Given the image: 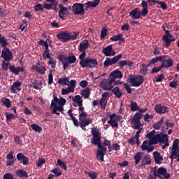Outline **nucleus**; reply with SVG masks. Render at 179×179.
<instances>
[{"mask_svg": "<svg viewBox=\"0 0 179 179\" xmlns=\"http://www.w3.org/2000/svg\"><path fill=\"white\" fill-rule=\"evenodd\" d=\"M92 137L91 138L92 145L98 146L96 150V159L101 162H104V156L107 153L106 146L101 145V131L97 127H94L91 129Z\"/></svg>", "mask_w": 179, "mask_h": 179, "instance_id": "obj_1", "label": "nucleus"}, {"mask_svg": "<svg viewBox=\"0 0 179 179\" xmlns=\"http://www.w3.org/2000/svg\"><path fill=\"white\" fill-rule=\"evenodd\" d=\"M66 103V99L64 98L58 99L56 95H53V99L51 101L50 110H52V114H56L59 116V113L64 111V106Z\"/></svg>", "mask_w": 179, "mask_h": 179, "instance_id": "obj_2", "label": "nucleus"}, {"mask_svg": "<svg viewBox=\"0 0 179 179\" xmlns=\"http://www.w3.org/2000/svg\"><path fill=\"white\" fill-rule=\"evenodd\" d=\"M79 36V32H68L66 31H61L57 34V37L58 40L62 41V43H68L69 40L75 41L78 38Z\"/></svg>", "mask_w": 179, "mask_h": 179, "instance_id": "obj_3", "label": "nucleus"}, {"mask_svg": "<svg viewBox=\"0 0 179 179\" xmlns=\"http://www.w3.org/2000/svg\"><path fill=\"white\" fill-rule=\"evenodd\" d=\"M80 65L81 68H91L94 69L96 68L97 65H99V62L97 59H92L90 57H80Z\"/></svg>", "mask_w": 179, "mask_h": 179, "instance_id": "obj_4", "label": "nucleus"}, {"mask_svg": "<svg viewBox=\"0 0 179 179\" xmlns=\"http://www.w3.org/2000/svg\"><path fill=\"white\" fill-rule=\"evenodd\" d=\"M143 115L139 112H137L134 114L130 122V124L134 129H139V128L142 127L141 119L143 118Z\"/></svg>", "mask_w": 179, "mask_h": 179, "instance_id": "obj_5", "label": "nucleus"}, {"mask_svg": "<svg viewBox=\"0 0 179 179\" xmlns=\"http://www.w3.org/2000/svg\"><path fill=\"white\" fill-rule=\"evenodd\" d=\"M162 27L164 31H165V34L163 36L162 40L164 41L165 48H169V47H170V45H171V43L176 41V38H174V36H173V35L170 34V31L166 30L164 26H163Z\"/></svg>", "mask_w": 179, "mask_h": 179, "instance_id": "obj_6", "label": "nucleus"}, {"mask_svg": "<svg viewBox=\"0 0 179 179\" xmlns=\"http://www.w3.org/2000/svg\"><path fill=\"white\" fill-rule=\"evenodd\" d=\"M127 82L131 83L134 87H139L145 82V78H143V76H134L132 78H128Z\"/></svg>", "mask_w": 179, "mask_h": 179, "instance_id": "obj_7", "label": "nucleus"}, {"mask_svg": "<svg viewBox=\"0 0 179 179\" xmlns=\"http://www.w3.org/2000/svg\"><path fill=\"white\" fill-rule=\"evenodd\" d=\"M114 81L111 78L103 79L101 80L100 85L101 87L103 88V90H113L114 88Z\"/></svg>", "mask_w": 179, "mask_h": 179, "instance_id": "obj_8", "label": "nucleus"}, {"mask_svg": "<svg viewBox=\"0 0 179 179\" xmlns=\"http://www.w3.org/2000/svg\"><path fill=\"white\" fill-rule=\"evenodd\" d=\"M122 58V55L119 54L115 56L113 58L110 59V57H106V60L103 62V66L108 67L111 66V65H114L118 62Z\"/></svg>", "mask_w": 179, "mask_h": 179, "instance_id": "obj_9", "label": "nucleus"}, {"mask_svg": "<svg viewBox=\"0 0 179 179\" xmlns=\"http://www.w3.org/2000/svg\"><path fill=\"white\" fill-rule=\"evenodd\" d=\"M153 175L155 176V179H156L159 176H162L165 179L170 178V173H167V169L164 167H160L157 169L153 171Z\"/></svg>", "mask_w": 179, "mask_h": 179, "instance_id": "obj_10", "label": "nucleus"}, {"mask_svg": "<svg viewBox=\"0 0 179 179\" xmlns=\"http://www.w3.org/2000/svg\"><path fill=\"white\" fill-rule=\"evenodd\" d=\"M89 48V41L88 40H84L83 42H81L79 44L78 46V51L81 52V54L79 55V59L82 58L83 57H86V50Z\"/></svg>", "mask_w": 179, "mask_h": 179, "instance_id": "obj_11", "label": "nucleus"}, {"mask_svg": "<svg viewBox=\"0 0 179 179\" xmlns=\"http://www.w3.org/2000/svg\"><path fill=\"white\" fill-rule=\"evenodd\" d=\"M162 57V68H171L174 65V61H173V59L169 58L167 55H161Z\"/></svg>", "mask_w": 179, "mask_h": 179, "instance_id": "obj_12", "label": "nucleus"}, {"mask_svg": "<svg viewBox=\"0 0 179 179\" xmlns=\"http://www.w3.org/2000/svg\"><path fill=\"white\" fill-rule=\"evenodd\" d=\"M83 3H76L73 5L72 9L75 15H85V11Z\"/></svg>", "mask_w": 179, "mask_h": 179, "instance_id": "obj_13", "label": "nucleus"}, {"mask_svg": "<svg viewBox=\"0 0 179 179\" xmlns=\"http://www.w3.org/2000/svg\"><path fill=\"white\" fill-rule=\"evenodd\" d=\"M153 145H155V143H150V141H148L145 140L143 142L141 146V150H147L148 153H150V152H153V150L155 149Z\"/></svg>", "mask_w": 179, "mask_h": 179, "instance_id": "obj_14", "label": "nucleus"}, {"mask_svg": "<svg viewBox=\"0 0 179 179\" xmlns=\"http://www.w3.org/2000/svg\"><path fill=\"white\" fill-rule=\"evenodd\" d=\"M1 57L3 58L4 61H10L13 58V55L9 48L6 47L1 51Z\"/></svg>", "mask_w": 179, "mask_h": 179, "instance_id": "obj_15", "label": "nucleus"}, {"mask_svg": "<svg viewBox=\"0 0 179 179\" xmlns=\"http://www.w3.org/2000/svg\"><path fill=\"white\" fill-rule=\"evenodd\" d=\"M155 142H157V144L159 143L160 145H162V143H169V135H167V134H163L162 132L157 134Z\"/></svg>", "mask_w": 179, "mask_h": 179, "instance_id": "obj_16", "label": "nucleus"}, {"mask_svg": "<svg viewBox=\"0 0 179 179\" xmlns=\"http://www.w3.org/2000/svg\"><path fill=\"white\" fill-rule=\"evenodd\" d=\"M102 54H104L105 57H114L115 55V50L113 48V45H109L103 48Z\"/></svg>", "mask_w": 179, "mask_h": 179, "instance_id": "obj_17", "label": "nucleus"}, {"mask_svg": "<svg viewBox=\"0 0 179 179\" xmlns=\"http://www.w3.org/2000/svg\"><path fill=\"white\" fill-rule=\"evenodd\" d=\"M154 109L157 114H166V113H169V107L164 106L160 103L155 105Z\"/></svg>", "mask_w": 179, "mask_h": 179, "instance_id": "obj_18", "label": "nucleus"}, {"mask_svg": "<svg viewBox=\"0 0 179 179\" xmlns=\"http://www.w3.org/2000/svg\"><path fill=\"white\" fill-rule=\"evenodd\" d=\"M13 153H15V152L10 151L6 155V166H13V164L16 162V157L13 156Z\"/></svg>", "mask_w": 179, "mask_h": 179, "instance_id": "obj_19", "label": "nucleus"}, {"mask_svg": "<svg viewBox=\"0 0 179 179\" xmlns=\"http://www.w3.org/2000/svg\"><path fill=\"white\" fill-rule=\"evenodd\" d=\"M59 8H60L59 10V17H60L62 20H65V15H69V13L68 12V8L66 7H64L62 4H59Z\"/></svg>", "mask_w": 179, "mask_h": 179, "instance_id": "obj_20", "label": "nucleus"}, {"mask_svg": "<svg viewBox=\"0 0 179 179\" xmlns=\"http://www.w3.org/2000/svg\"><path fill=\"white\" fill-rule=\"evenodd\" d=\"M110 79L113 80V82H115V79H122L124 78V74L120 70H115L113 71L110 76Z\"/></svg>", "mask_w": 179, "mask_h": 179, "instance_id": "obj_21", "label": "nucleus"}, {"mask_svg": "<svg viewBox=\"0 0 179 179\" xmlns=\"http://www.w3.org/2000/svg\"><path fill=\"white\" fill-rule=\"evenodd\" d=\"M22 86V83L20 81H17L14 83L10 87V93H15V94L19 93L22 89L20 88Z\"/></svg>", "mask_w": 179, "mask_h": 179, "instance_id": "obj_22", "label": "nucleus"}, {"mask_svg": "<svg viewBox=\"0 0 179 179\" xmlns=\"http://www.w3.org/2000/svg\"><path fill=\"white\" fill-rule=\"evenodd\" d=\"M17 159L20 161V163H22L24 166H28L29 164V157L23 155V153L20 152L17 154Z\"/></svg>", "mask_w": 179, "mask_h": 179, "instance_id": "obj_23", "label": "nucleus"}, {"mask_svg": "<svg viewBox=\"0 0 179 179\" xmlns=\"http://www.w3.org/2000/svg\"><path fill=\"white\" fill-rule=\"evenodd\" d=\"M58 59L60 62H62L63 65V69H66L69 68V63H68V56L64 55H59Z\"/></svg>", "mask_w": 179, "mask_h": 179, "instance_id": "obj_24", "label": "nucleus"}, {"mask_svg": "<svg viewBox=\"0 0 179 179\" xmlns=\"http://www.w3.org/2000/svg\"><path fill=\"white\" fill-rule=\"evenodd\" d=\"M9 70L14 75H19L20 72H24V69L22 66L15 67V65H10Z\"/></svg>", "mask_w": 179, "mask_h": 179, "instance_id": "obj_25", "label": "nucleus"}, {"mask_svg": "<svg viewBox=\"0 0 179 179\" xmlns=\"http://www.w3.org/2000/svg\"><path fill=\"white\" fill-rule=\"evenodd\" d=\"M73 102V106L74 107H78V106H80L83 104V99H82V96L80 95H76L75 97H72Z\"/></svg>", "mask_w": 179, "mask_h": 179, "instance_id": "obj_26", "label": "nucleus"}, {"mask_svg": "<svg viewBox=\"0 0 179 179\" xmlns=\"http://www.w3.org/2000/svg\"><path fill=\"white\" fill-rule=\"evenodd\" d=\"M110 120L108 124L112 127V128H118V122L114 120L115 118V113H113L109 116Z\"/></svg>", "mask_w": 179, "mask_h": 179, "instance_id": "obj_27", "label": "nucleus"}, {"mask_svg": "<svg viewBox=\"0 0 179 179\" xmlns=\"http://www.w3.org/2000/svg\"><path fill=\"white\" fill-rule=\"evenodd\" d=\"M80 121V126L83 131H86V129H85V127H87L88 125L90 124L92 122V120L89 118H85V119H81Z\"/></svg>", "mask_w": 179, "mask_h": 179, "instance_id": "obj_28", "label": "nucleus"}, {"mask_svg": "<svg viewBox=\"0 0 179 179\" xmlns=\"http://www.w3.org/2000/svg\"><path fill=\"white\" fill-rule=\"evenodd\" d=\"M153 156H154L155 163L157 164H162V161H163V156L160 155V152L157 151H155L153 152Z\"/></svg>", "mask_w": 179, "mask_h": 179, "instance_id": "obj_29", "label": "nucleus"}, {"mask_svg": "<svg viewBox=\"0 0 179 179\" xmlns=\"http://www.w3.org/2000/svg\"><path fill=\"white\" fill-rule=\"evenodd\" d=\"M151 163H152V159H150V155H146L144 156V157L141 160V167L143 166H149V164H151Z\"/></svg>", "mask_w": 179, "mask_h": 179, "instance_id": "obj_30", "label": "nucleus"}, {"mask_svg": "<svg viewBox=\"0 0 179 179\" xmlns=\"http://www.w3.org/2000/svg\"><path fill=\"white\" fill-rule=\"evenodd\" d=\"M31 69H34L36 72H38V73H41V75H45V71H47V68L43 66L38 67L33 65Z\"/></svg>", "mask_w": 179, "mask_h": 179, "instance_id": "obj_31", "label": "nucleus"}, {"mask_svg": "<svg viewBox=\"0 0 179 179\" xmlns=\"http://www.w3.org/2000/svg\"><path fill=\"white\" fill-rule=\"evenodd\" d=\"M16 176H17V177H20V178H29V175L27 174V172L23 169H18L15 172Z\"/></svg>", "mask_w": 179, "mask_h": 179, "instance_id": "obj_32", "label": "nucleus"}, {"mask_svg": "<svg viewBox=\"0 0 179 179\" xmlns=\"http://www.w3.org/2000/svg\"><path fill=\"white\" fill-rule=\"evenodd\" d=\"M164 57H162V55L156 57L153 59H152L149 63L148 64V68H150V66H152V65L156 64V62H162V59H163Z\"/></svg>", "mask_w": 179, "mask_h": 179, "instance_id": "obj_33", "label": "nucleus"}, {"mask_svg": "<svg viewBox=\"0 0 179 179\" xmlns=\"http://www.w3.org/2000/svg\"><path fill=\"white\" fill-rule=\"evenodd\" d=\"M129 15L133 17V19H141V11L138 10V8H134L129 13Z\"/></svg>", "mask_w": 179, "mask_h": 179, "instance_id": "obj_34", "label": "nucleus"}, {"mask_svg": "<svg viewBox=\"0 0 179 179\" xmlns=\"http://www.w3.org/2000/svg\"><path fill=\"white\" fill-rule=\"evenodd\" d=\"M112 93L117 97V99H121L122 97V93L120 90V87H115L112 90Z\"/></svg>", "mask_w": 179, "mask_h": 179, "instance_id": "obj_35", "label": "nucleus"}, {"mask_svg": "<svg viewBox=\"0 0 179 179\" xmlns=\"http://www.w3.org/2000/svg\"><path fill=\"white\" fill-rule=\"evenodd\" d=\"M100 3V0H94V1H88L85 3L86 8H96L99 6Z\"/></svg>", "mask_w": 179, "mask_h": 179, "instance_id": "obj_36", "label": "nucleus"}, {"mask_svg": "<svg viewBox=\"0 0 179 179\" xmlns=\"http://www.w3.org/2000/svg\"><path fill=\"white\" fill-rule=\"evenodd\" d=\"M177 149H178V145L173 144L171 155L169 157V159H171L172 161L176 159V157L174 156H177Z\"/></svg>", "mask_w": 179, "mask_h": 179, "instance_id": "obj_37", "label": "nucleus"}, {"mask_svg": "<svg viewBox=\"0 0 179 179\" xmlns=\"http://www.w3.org/2000/svg\"><path fill=\"white\" fill-rule=\"evenodd\" d=\"M57 83L59 85L69 86V78H68V77H63L62 78H59Z\"/></svg>", "mask_w": 179, "mask_h": 179, "instance_id": "obj_38", "label": "nucleus"}, {"mask_svg": "<svg viewBox=\"0 0 179 179\" xmlns=\"http://www.w3.org/2000/svg\"><path fill=\"white\" fill-rule=\"evenodd\" d=\"M145 138H148L150 139V143L152 142L156 145H157V142H156V139L157 138V135L152 134V133H148L147 135H145Z\"/></svg>", "mask_w": 179, "mask_h": 179, "instance_id": "obj_39", "label": "nucleus"}, {"mask_svg": "<svg viewBox=\"0 0 179 179\" xmlns=\"http://www.w3.org/2000/svg\"><path fill=\"white\" fill-rule=\"evenodd\" d=\"M38 44V45H44L45 48H47L48 45H51V40L47 39L46 41H43V39H40Z\"/></svg>", "mask_w": 179, "mask_h": 179, "instance_id": "obj_40", "label": "nucleus"}, {"mask_svg": "<svg viewBox=\"0 0 179 179\" xmlns=\"http://www.w3.org/2000/svg\"><path fill=\"white\" fill-rule=\"evenodd\" d=\"M30 127L33 131L38 132V134H41V131H43V127H40V125L37 124H32Z\"/></svg>", "mask_w": 179, "mask_h": 179, "instance_id": "obj_41", "label": "nucleus"}, {"mask_svg": "<svg viewBox=\"0 0 179 179\" xmlns=\"http://www.w3.org/2000/svg\"><path fill=\"white\" fill-rule=\"evenodd\" d=\"M163 122H164V120L163 118H161L159 121H158L157 123H155L153 124V129H156L157 131H159V129L162 128V125H163Z\"/></svg>", "mask_w": 179, "mask_h": 179, "instance_id": "obj_42", "label": "nucleus"}, {"mask_svg": "<svg viewBox=\"0 0 179 179\" xmlns=\"http://www.w3.org/2000/svg\"><path fill=\"white\" fill-rule=\"evenodd\" d=\"M130 110L133 112L139 110V106L135 101H131L130 103Z\"/></svg>", "mask_w": 179, "mask_h": 179, "instance_id": "obj_43", "label": "nucleus"}, {"mask_svg": "<svg viewBox=\"0 0 179 179\" xmlns=\"http://www.w3.org/2000/svg\"><path fill=\"white\" fill-rule=\"evenodd\" d=\"M134 160H135V164H136V165L139 164V162H141V160H142V152H138L134 155Z\"/></svg>", "mask_w": 179, "mask_h": 179, "instance_id": "obj_44", "label": "nucleus"}, {"mask_svg": "<svg viewBox=\"0 0 179 179\" xmlns=\"http://www.w3.org/2000/svg\"><path fill=\"white\" fill-rule=\"evenodd\" d=\"M0 45L5 48L8 45V41H6V38L5 36H2V34H0Z\"/></svg>", "mask_w": 179, "mask_h": 179, "instance_id": "obj_45", "label": "nucleus"}, {"mask_svg": "<svg viewBox=\"0 0 179 179\" xmlns=\"http://www.w3.org/2000/svg\"><path fill=\"white\" fill-rule=\"evenodd\" d=\"M43 83L41 81H34L32 83L31 87H34V89H36V90H40V86H41Z\"/></svg>", "mask_w": 179, "mask_h": 179, "instance_id": "obj_46", "label": "nucleus"}, {"mask_svg": "<svg viewBox=\"0 0 179 179\" xmlns=\"http://www.w3.org/2000/svg\"><path fill=\"white\" fill-rule=\"evenodd\" d=\"M75 92V90H72V89H71L69 87H68L67 88H63L62 90V94L63 96H65L66 94H69V93H73Z\"/></svg>", "mask_w": 179, "mask_h": 179, "instance_id": "obj_47", "label": "nucleus"}, {"mask_svg": "<svg viewBox=\"0 0 179 179\" xmlns=\"http://www.w3.org/2000/svg\"><path fill=\"white\" fill-rule=\"evenodd\" d=\"M57 165L61 167V169H63V170H68V168L66 167V164L65 163V162L61 159H57Z\"/></svg>", "mask_w": 179, "mask_h": 179, "instance_id": "obj_48", "label": "nucleus"}, {"mask_svg": "<svg viewBox=\"0 0 179 179\" xmlns=\"http://www.w3.org/2000/svg\"><path fill=\"white\" fill-rule=\"evenodd\" d=\"M82 96L85 97V99H89L90 96V88L87 87L82 93Z\"/></svg>", "mask_w": 179, "mask_h": 179, "instance_id": "obj_49", "label": "nucleus"}, {"mask_svg": "<svg viewBox=\"0 0 179 179\" xmlns=\"http://www.w3.org/2000/svg\"><path fill=\"white\" fill-rule=\"evenodd\" d=\"M45 159L43 157H39L38 161L36 162V166L37 167H43V164H45Z\"/></svg>", "mask_w": 179, "mask_h": 179, "instance_id": "obj_50", "label": "nucleus"}, {"mask_svg": "<svg viewBox=\"0 0 179 179\" xmlns=\"http://www.w3.org/2000/svg\"><path fill=\"white\" fill-rule=\"evenodd\" d=\"M76 56L72 55L71 56L69 55L68 56V63H69V64H75V62H76Z\"/></svg>", "mask_w": 179, "mask_h": 179, "instance_id": "obj_51", "label": "nucleus"}, {"mask_svg": "<svg viewBox=\"0 0 179 179\" xmlns=\"http://www.w3.org/2000/svg\"><path fill=\"white\" fill-rule=\"evenodd\" d=\"M148 68H149V66H148V64H142L140 69L141 73H142L143 75H146V73H148Z\"/></svg>", "mask_w": 179, "mask_h": 179, "instance_id": "obj_52", "label": "nucleus"}, {"mask_svg": "<svg viewBox=\"0 0 179 179\" xmlns=\"http://www.w3.org/2000/svg\"><path fill=\"white\" fill-rule=\"evenodd\" d=\"M99 104L101 106V108L103 110L106 109V106H107V99L101 98Z\"/></svg>", "mask_w": 179, "mask_h": 179, "instance_id": "obj_53", "label": "nucleus"}, {"mask_svg": "<svg viewBox=\"0 0 179 179\" xmlns=\"http://www.w3.org/2000/svg\"><path fill=\"white\" fill-rule=\"evenodd\" d=\"M34 10L35 12H40V10L43 12L44 10V6L41 3H38L34 6Z\"/></svg>", "mask_w": 179, "mask_h": 179, "instance_id": "obj_54", "label": "nucleus"}, {"mask_svg": "<svg viewBox=\"0 0 179 179\" xmlns=\"http://www.w3.org/2000/svg\"><path fill=\"white\" fill-rule=\"evenodd\" d=\"M54 82V76H52V70H50V73L48 74V85H52Z\"/></svg>", "mask_w": 179, "mask_h": 179, "instance_id": "obj_55", "label": "nucleus"}, {"mask_svg": "<svg viewBox=\"0 0 179 179\" xmlns=\"http://www.w3.org/2000/svg\"><path fill=\"white\" fill-rule=\"evenodd\" d=\"M51 173H53L56 176V177H60V176H62V171L61 170L55 168L51 171Z\"/></svg>", "mask_w": 179, "mask_h": 179, "instance_id": "obj_56", "label": "nucleus"}, {"mask_svg": "<svg viewBox=\"0 0 179 179\" xmlns=\"http://www.w3.org/2000/svg\"><path fill=\"white\" fill-rule=\"evenodd\" d=\"M15 117L13 113H6V120L7 121H12V120H15Z\"/></svg>", "mask_w": 179, "mask_h": 179, "instance_id": "obj_57", "label": "nucleus"}, {"mask_svg": "<svg viewBox=\"0 0 179 179\" xmlns=\"http://www.w3.org/2000/svg\"><path fill=\"white\" fill-rule=\"evenodd\" d=\"M69 87H70L71 90H75V88L76 87V80H71L70 84H69Z\"/></svg>", "mask_w": 179, "mask_h": 179, "instance_id": "obj_58", "label": "nucleus"}, {"mask_svg": "<svg viewBox=\"0 0 179 179\" xmlns=\"http://www.w3.org/2000/svg\"><path fill=\"white\" fill-rule=\"evenodd\" d=\"M22 136H15L14 137V142L16 145H22V140H20Z\"/></svg>", "mask_w": 179, "mask_h": 179, "instance_id": "obj_59", "label": "nucleus"}, {"mask_svg": "<svg viewBox=\"0 0 179 179\" xmlns=\"http://www.w3.org/2000/svg\"><path fill=\"white\" fill-rule=\"evenodd\" d=\"M107 32L108 31L106 28L102 29V30L101 31V40H103V38H106V36H107Z\"/></svg>", "mask_w": 179, "mask_h": 179, "instance_id": "obj_60", "label": "nucleus"}, {"mask_svg": "<svg viewBox=\"0 0 179 179\" xmlns=\"http://www.w3.org/2000/svg\"><path fill=\"white\" fill-rule=\"evenodd\" d=\"M3 103L4 106H6V107H7V108H10V107L11 106L10 100H9V99H8V98H6L3 99Z\"/></svg>", "mask_w": 179, "mask_h": 179, "instance_id": "obj_61", "label": "nucleus"}, {"mask_svg": "<svg viewBox=\"0 0 179 179\" xmlns=\"http://www.w3.org/2000/svg\"><path fill=\"white\" fill-rule=\"evenodd\" d=\"M164 79V75L160 74V75H158L157 77H155V82L157 83L163 82Z\"/></svg>", "mask_w": 179, "mask_h": 179, "instance_id": "obj_62", "label": "nucleus"}, {"mask_svg": "<svg viewBox=\"0 0 179 179\" xmlns=\"http://www.w3.org/2000/svg\"><path fill=\"white\" fill-rule=\"evenodd\" d=\"M87 117V113L85 111L80 112L79 113V120H85Z\"/></svg>", "mask_w": 179, "mask_h": 179, "instance_id": "obj_63", "label": "nucleus"}, {"mask_svg": "<svg viewBox=\"0 0 179 179\" xmlns=\"http://www.w3.org/2000/svg\"><path fill=\"white\" fill-rule=\"evenodd\" d=\"M3 179H15V177H13V175H12V173H6L3 176Z\"/></svg>", "mask_w": 179, "mask_h": 179, "instance_id": "obj_64", "label": "nucleus"}]
</instances>
